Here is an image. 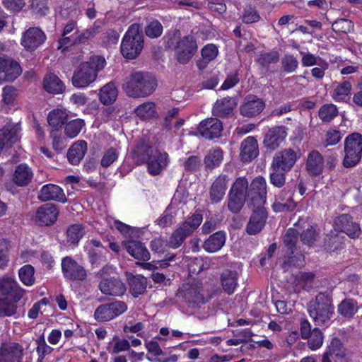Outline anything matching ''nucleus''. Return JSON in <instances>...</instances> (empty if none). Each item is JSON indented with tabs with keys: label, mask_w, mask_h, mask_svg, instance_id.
I'll list each match as a JSON object with an SVG mask.
<instances>
[{
	"label": "nucleus",
	"mask_w": 362,
	"mask_h": 362,
	"mask_svg": "<svg viewBox=\"0 0 362 362\" xmlns=\"http://www.w3.org/2000/svg\"><path fill=\"white\" fill-rule=\"evenodd\" d=\"M156 86V81L151 76L141 71H134L124 78L122 88L128 96L140 98L151 95Z\"/></svg>",
	"instance_id": "f257e3e1"
},
{
	"label": "nucleus",
	"mask_w": 362,
	"mask_h": 362,
	"mask_svg": "<svg viewBox=\"0 0 362 362\" xmlns=\"http://www.w3.org/2000/svg\"><path fill=\"white\" fill-rule=\"evenodd\" d=\"M106 65L104 57L93 56L88 62L81 63L74 71L72 84L74 87L82 88L93 83L98 77V74Z\"/></svg>",
	"instance_id": "f03ea898"
},
{
	"label": "nucleus",
	"mask_w": 362,
	"mask_h": 362,
	"mask_svg": "<svg viewBox=\"0 0 362 362\" xmlns=\"http://www.w3.org/2000/svg\"><path fill=\"white\" fill-rule=\"evenodd\" d=\"M308 312L317 325L328 327L334 314V307L330 293H319L315 300L309 303Z\"/></svg>",
	"instance_id": "7ed1b4c3"
},
{
	"label": "nucleus",
	"mask_w": 362,
	"mask_h": 362,
	"mask_svg": "<svg viewBox=\"0 0 362 362\" xmlns=\"http://www.w3.org/2000/svg\"><path fill=\"white\" fill-rule=\"evenodd\" d=\"M144 37L138 24L132 25L121 43V53L128 59L136 58L144 48Z\"/></svg>",
	"instance_id": "20e7f679"
},
{
	"label": "nucleus",
	"mask_w": 362,
	"mask_h": 362,
	"mask_svg": "<svg viewBox=\"0 0 362 362\" xmlns=\"http://www.w3.org/2000/svg\"><path fill=\"white\" fill-rule=\"evenodd\" d=\"M202 220V215L200 214H194L188 217L172 234L169 241L170 247H179L185 238L200 226Z\"/></svg>",
	"instance_id": "39448f33"
},
{
	"label": "nucleus",
	"mask_w": 362,
	"mask_h": 362,
	"mask_svg": "<svg viewBox=\"0 0 362 362\" xmlns=\"http://www.w3.org/2000/svg\"><path fill=\"white\" fill-rule=\"evenodd\" d=\"M143 159L147 164L148 173L152 175H159L168 165L167 153L152 147H146Z\"/></svg>",
	"instance_id": "423d86ee"
},
{
	"label": "nucleus",
	"mask_w": 362,
	"mask_h": 362,
	"mask_svg": "<svg viewBox=\"0 0 362 362\" xmlns=\"http://www.w3.org/2000/svg\"><path fill=\"white\" fill-rule=\"evenodd\" d=\"M300 156L301 153L298 148H284L275 153L271 163V168L273 170L288 172L293 168Z\"/></svg>",
	"instance_id": "0eeeda50"
},
{
	"label": "nucleus",
	"mask_w": 362,
	"mask_h": 362,
	"mask_svg": "<svg viewBox=\"0 0 362 362\" xmlns=\"http://www.w3.org/2000/svg\"><path fill=\"white\" fill-rule=\"evenodd\" d=\"M344 151V165L346 168L356 165L361 158L362 135L354 133L348 136L345 140Z\"/></svg>",
	"instance_id": "6e6552de"
},
{
	"label": "nucleus",
	"mask_w": 362,
	"mask_h": 362,
	"mask_svg": "<svg viewBox=\"0 0 362 362\" xmlns=\"http://www.w3.org/2000/svg\"><path fill=\"white\" fill-rule=\"evenodd\" d=\"M127 310V304L123 301H115L98 306L94 313V318L98 322L110 321L124 313Z\"/></svg>",
	"instance_id": "1a4fd4ad"
},
{
	"label": "nucleus",
	"mask_w": 362,
	"mask_h": 362,
	"mask_svg": "<svg viewBox=\"0 0 362 362\" xmlns=\"http://www.w3.org/2000/svg\"><path fill=\"white\" fill-rule=\"evenodd\" d=\"M247 198L254 207L264 205L267 198V182L264 177L259 176L252 180L247 192Z\"/></svg>",
	"instance_id": "9d476101"
},
{
	"label": "nucleus",
	"mask_w": 362,
	"mask_h": 362,
	"mask_svg": "<svg viewBox=\"0 0 362 362\" xmlns=\"http://www.w3.org/2000/svg\"><path fill=\"white\" fill-rule=\"evenodd\" d=\"M197 50L194 37L187 35L180 39L175 47V55L180 63H187Z\"/></svg>",
	"instance_id": "9b49d317"
},
{
	"label": "nucleus",
	"mask_w": 362,
	"mask_h": 362,
	"mask_svg": "<svg viewBox=\"0 0 362 362\" xmlns=\"http://www.w3.org/2000/svg\"><path fill=\"white\" fill-rule=\"evenodd\" d=\"M22 73L20 64L12 58L0 54V83L12 81Z\"/></svg>",
	"instance_id": "f8f14e48"
},
{
	"label": "nucleus",
	"mask_w": 362,
	"mask_h": 362,
	"mask_svg": "<svg viewBox=\"0 0 362 362\" xmlns=\"http://www.w3.org/2000/svg\"><path fill=\"white\" fill-rule=\"evenodd\" d=\"M46 40L44 32L39 28H30L23 33L21 44L26 49L34 50L42 45Z\"/></svg>",
	"instance_id": "ddd939ff"
},
{
	"label": "nucleus",
	"mask_w": 362,
	"mask_h": 362,
	"mask_svg": "<svg viewBox=\"0 0 362 362\" xmlns=\"http://www.w3.org/2000/svg\"><path fill=\"white\" fill-rule=\"evenodd\" d=\"M222 131V122L216 118H208L202 121L198 127L200 135L209 139L219 137Z\"/></svg>",
	"instance_id": "4468645a"
},
{
	"label": "nucleus",
	"mask_w": 362,
	"mask_h": 362,
	"mask_svg": "<svg viewBox=\"0 0 362 362\" xmlns=\"http://www.w3.org/2000/svg\"><path fill=\"white\" fill-rule=\"evenodd\" d=\"M287 136V129L285 127L279 126L270 129L264 138V146L271 151L279 147Z\"/></svg>",
	"instance_id": "2eb2a0df"
},
{
	"label": "nucleus",
	"mask_w": 362,
	"mask_h": 362,
	"mask_svg": "<svg viewBox=\"0 0 362 362\" xmlns=\"http://www.w3.org/2000/svg\"><path fill=\"white\" fill-rule=\"evenodd\" d=\"M264 101L255 95H247L240 106V113L247 117H253L262 112Z\"/></svg>",
	"instance_id": "dca6fc26"
},
{
	"label": "nucleus",
	"mask_w": 362,
	"mask_h": 362,
	"mask_svg": "<svg viewBox=\"0 0 362 362\" xmlns=\"http://www.w3.org/2000/svg\"><path fill=\"white\" fill-rule=\"evenodd\" d=\"M62 267L64 276L70 280H83L86 277V272L83 267L78 265L71 257L62 259Z\"/></svg>",
	"instance_id": "f3484780"
},
{
	"label": "nucleus",
	"mask_w": 362,
	"mask_h": 362,
	"mask_svg": "<svg viewBox=\"0 0 362 362\" xmlns=\"http://www.w3.org/2000/svg\"><path fill=\"white\" fill-rule=\"evenodd\" d=\"M127 252L134 259L140 261H148L151 255L145 245L137 240H126L122 242Z\"/></svg>",
	"instance_id": "a211bd4d"
},
{
	"label": "nucleus",
	"mask_w": 362,
	"mask_h": 362,
	"mask_svg": "<svg viewBox=\"0 0 362 362\" xmlns=\"http://www.w3.org/2000/svg\"><path fill=\"white\" fill-rule=\"evenodd\" d=\"M58 214L59 211L55 205L46 204L37 209L36 221L40 225L49 226L56 221Z\"/></svg>",
	"instance_id": "6ab92c4d"
},
{
	"label": "nucleus",
	"mask_w": 362,
	"mask_h": 362,
	"mask_svg": "<svg viewBox=\"0 0 362 362\" xmlns=\"http://www.w3.org/2000/svg\"><path fill=\"white\" fill-rule=\"evenodd\" d=\"M100 291L105 295L120 296L126 291V286L119 279H103L99 284Z\"/></svg>",
	"instance_id": "aec40b11"
},
{
	"label": "nucleus",
	"mask_w": 362,
	"mask_h": 362,
	"mask_svg": "<svg viewBox=\"0 0 362 362\" xmlns=\"http://www.w3.org/2000/svg\"><path fill=\"white\" fill-rule=\"evenodd\" d=\"M38 197L42 201L54 200L65 203L66 197L63 189L53 184L44 185L39 193Z\"/></svg>",
	"instance_id": "412c9836"
},
{
	"label": "nucleus",
	"mask_w": 362,
	"mask_h": 362,
	"mask_svg": "<svg viewBox=\"0 0 362 362\" xmlns=\"http://www.w3.org/2000/svg\"><path fill=\"white\" fill-rule=\"evenodd\" d=\"M296 204L293 199V194L289 191L282 190L276 197L272 204L275 212L291 211L296 208Z\"/></svg>",
	"instance_id": "4be33fe9"
},
{
	"label": "nucleus",
	"mask_w": 362,
	"mask_h": 362,
	"mask_svg": "<svg viewBox=\"0 0 362 362\" xmlns=\"http://www.w3.org/2000/svg\"><path fill=\"white\" fill-rule=\"evenodd\" d=\"M267 219V212L263 206L256 207L247 226V231L255 235L261 231Z\"/></svg>",
	"instance_id": "5701e85b"
},
{
	"label": "nucleus",
	"mask_w": 362,
	"mask_h": 362,
	"mask_svg": "<svg viewBox=\"0 0 362 362\" xmlns=\"http://www.w3.org/2000/svg\"><path fill=\"white\" fill-rule=\"evenodd\" d=\"M21 128L18 124H9L0 129V151L4 146L16 143L18 139Z\"/></svg>",
	"instance_id": "b1692460"
},
{
	"label": "nucleus",
	"mask_w": 362,
	"mask_h": 362,
	"mask_svg": "<svg viewBox=\"0 0 362 362\" xmlns=\"http://www.w3.org/2000/svg\"><path fill=\"white\" fill-rule=\"evenodd\" d=\"M345 356V351L340 340L334 338L328 346L327 351L324 354L322 362H331L330 357H332L335 362H346Z\"/></svg>",
	"instance_id": "393cba45"
},
{
	"label": "nucleus",
	"mask_w": 362,
	"mask_h": 362,
	"mask_svg": "<svg viewBox=\"0 0 362 362\" xmlns=\"http://www.w3.org/2000/svg\"><path fill=\"white\" fill-rule=\"evenodd\" d=\"M21 356L22 348L18 344H4L0 349V362L18 361Z\"/></svg>",
	"instance_id": "a878e982"
},
{
	"label": "nucleus",
	"mask_w": 362,
	"mask_h": 362,
	"mask_svg": "<svg viewBox=\"0 0 362 362\" xmlns=\"http://www.w3.org/2000/svg\"><path fill=\"white\" fill-rule=\"evenodd\" d=\"M259 154L257 141L252 136L247 137L241 144L240 157L245 162H249Z\"/></svg>",
	"instance_id": "bb28decb"
},
{
	"label": "nucleus",
	"mask_w": 362,
	"mask_h": 362,
	"mask_svg": "<svg viewBox=\"0 0 362 362\" xmlns=\"http://www.w3.org/2000/svg\"><path fill=\"white\" fill-rule=\"evenodd\" d=\"M226 175L218 176L212 183L210 189V198L212 202L218 203L223 198L228 185Z\"/></svg>",
	"instance_id": "cd10ccee"
},
{
	"label": "nucleus",
	"mask_w": 362,
	"mask_h": 362,
	"mask_svg": "<svg viewBox=\"0 0 362 362\" xmlns=\"http://www.w3.org/2000/svg\"><path fill=\"white\" fill-rule=\"evenodd\" d=\"M118 96V89L114 82H110L104 85L99 90L98 98L100 102L109 105L114 103Z\"/></svg>",
	"instance_id": "c85d7f7f"
},
{
	"label": "nucleus",
	"mask_w": 362,
	"mask_h": 362,
	"mask_svg": "<svg viewBox=\"0 0 362 362\" xmlns=\"http://www.w3.org/2000/svg\"><path fill=\"white\" fill-rule=\"evenodd\" d=\"M237 103L234 98H223L216 101L213 108L214 115L223 117L230 115L236 107Z\"/></svg>",
	"instance_id": "c756f323"
},
{
	"label": "nucleus",
	"mask_w": 362,
	"mask_h": 362,
	"mask_svg": "<svg viewBox=\"0 0 362 362\" xmlns=\"http://www.w3.org/2000/svg\"><path fill=\"white\" fill-rule=\"evenodd\" d=\"M324 168V160L322 155L316 151L308 154L306 169L309 173L317 175L322 173Z\"/></svg>",
	"instance_id": "7c9ffc66"
},
{
	"label": "nucleus",
	"mask_w": 362,
	"mask_h": 362,
	"mask_svg": "<svg viewBox=\"0 0 362 362\" xmlns=\"http://www.w3.org/2000/svg\"><path fill=\"white\" fill-rule=\"evenodd\" d=\"M226 243V235L223 232H216L210 235L204 243L203 247L208 252L220 250Z\"/></svg>",
	"instance_id": "2f4dec72"
},
{
	"label": "nucleus",
	"mask_w": 362,
	"mask_h": 362,
	"mask_svg": "<svg viewBox=\"0 0 362 362\" xmlns=\"http://www.w3.org/2000/svg\"><path fill=\"white\" fill-rule=\"evenodd\" d=\"M33 177L30 168L25 164L16 167L13 173V182L18 186H25L29 184Z\"/></svg>",
	"instance_id": "473e14b6"
},
{
	"label": "nucleus",
	"mask_w": 362,
	"mask_h": 362,
	"mask_svg": "<svg viewBox=\"0 0 362 362\" xmlns=\"http://www.w3.org/2000/svg\"><path fill=\"white\" fill-rule=\"evenodd\" d=\"M127 277L129 281L130 291L134 297L142 294L146 288L147 279L141 275H133L127 273Z\"/></svg>",
	"instance_id": "72a5a7b5"
},
{
	"label": "nucleus",
	"mask_w": 362,
	"mask_h": 362,
	"mask_svg": "<svg viewBox=\"0 0 362 362\" xmlns=\"http://www.w3.org/2000/svg\"><path fill=\"white\" fill-rule=\"evenodd\" d=\"M221 283L223 291L232 294L238 286V274L235 271L226 270L221 274Z\"/></svg>",
	"instance_id": "f704fd0d"
},
{
	"label": "nucleus",
	"mask_w": 362,
	"mask_h": 362,
	"mask_svg": "<svg viewBox=\"0 0 362 362\" xmlns=\"http://www.w3.org/2000/svg\"><path fill=\"white\" fill-rule=\"evenodd\" d=\"M87 151V144L84 141L75 142L69 148L67 158L71 164H77L85 156Z\"/></svg>",
	"instance_id": "c9c22d12"
},
{
	"label": "nucleus",
	"mask_w": 362,
	"mask_h": 362,
	"mask_svg": "<svg viewBox=\"0 0 362 362\" xmlns=\"http://www.w3.org/2000/svg\"><path fill=\"white\" fill-rule=\"evenodd\" d=\"M44 88L51 93H62L65 90L64 83L54 74H50L44 78Z\"/></svg>",
	"instance_id": "e433bc0d"
},
{
	"label": "nucleus",
	"mask_w": 362,
	"mask_h": 362,
	"mask_svg": "<svg viewBox=\"0 0 362 362\" xmlns=\"http://www.w3.org/2000/svg\"><path fill=\"white\" fill-rule=\"evenodd\" d=\"M357 302L351 298H346L338 305V313L344 317L351 318L358 311Z\"/></svg>",
	"instance_id": "4c0bfd02"
},
{
	"label": "nucleus",
	"mask_w": 362,
	"mask_h": 362,
	"mask_svg": "<svg viewBox=\"0 0 362 362\" xmlns=\"http://www.w3.org/2000/svg\"><path fill=\"white\" fill-rule=\"evenodd\" d=\"M223 153L221 148H216L208 151L204 158L206 168L214 169L223 161Z\"/></svg>",
	"instance_id": "58836bf2"
},
{
	"label": "nucleus",
	"mask_w": 362,
	"mask_h": 362,
	"mask_svg": "<svg viewBox=\"0 0 362 362\" xmlns=\"http://www.w3.org/2000/svg\"><path fill=\"white\" fill-rule=\"evenodd\" d=\"M67 112L64 109H54L52 110L47 117V121L50 126L53 127H61L67 119Z\"/></svg>",
	"instance_id": "ea45409f"
},
{
	"label": "nucleus",
	"mask_w": 362,
	"mask_h": 362,
	"mask_svg": "<svg viewBox=\"0 0 362 362\" xmlns=\"http://www.w3.org/2000/svg\"><path fill=\"white\" fill-rule=\"evenodd\" d=\"M202 61L199 62L198 66L202 67V64H208L214 60L218 54V49L214 44H207L201 50Z\"/></svg>",
	"instance_id": "a19ab883"
},
{
	"label": "nucleus",
	"mask_w": 362,
	"mask_h": 362,
	"mask_svg": "<svg viewBox=\"0 0 362 362\" xmlns=\"http://www.w3.org/2000/svg\"><path fill=\"white\" fill-rule=\"evenodd\" d=\"M84 228L81 225L74 224L70 226L66 230L67 242L72 245H76L84 235Z\"/></svg>",
	"instance_id": "79ce46f5"
},
{
	"label": "nucleus",
	"mask_w": 362,
	"mask_h": 362,
	"mask_svg": "<svg viewBox=\"0 0 362 362\" xmlns=\"http://www.w3.org/2000/svg\"><path fill=\"white\" fill-rule=\"evenodd\" d=\"M134 112L137 117L142 119H147L155 116L156 107L155 104L151 102L144 103L139 105Z\"/></svg>",
	"instance_id": "37998d69"
},
{
	"label": "nucleus",
	"mask_w": 362,
	"mask_h": 362,
	"mask_svg": "<svg viewBox=\"0 0 362 362\" xmlns=\"http://www.w3.org/2000/svg\"><path fill=\"white\" fill-rule=\"evenodd\" d=\"M35 269L30 264L22 267L18 271V276L21 282L28 286H32L35 283Z\"/></svg>",
	"instance_id": "c03bdc74"
},
{
	"label": "nucleus",
	"mask_w": 362,
	"mask_h": 362,
	"mask_svg": "<svg viewBox=\"0 0 362 362\" xmlns=\"http://www.w3.org/2000/svg\"><path fill=\"white\" fill-rule=\"evenodd\" d=\"M85 126V122L81 119H76L69 122L65 126V134L70 139L75 138Z\"/></svg>",
	"instance_id": "a18cd8bd"
},
{
	"label": "nucleus",
	"mask_w": 362,
	"mask_h": 362,
	"mask_svg": "<svg viewBox=\"0 0 362 362\" xmlns=\"http://www.w3.org/2000/svg\"><path fill=\"white\" fill-rule=\"evenodd\" d=\"M298 232L296 228H289L284 236V245L286 253L288 255L294 254V247L298 239Z\"/></svg>",
	"instance_id": "49530a36"
},
{
	"label": "nucleus",
	"mask_w": 362,
	"mask_h": 362,
	"mask_svg": "<svg viewBox=\"0 0 362 362\" xmlns=\"http://www.w3.org/2000/svg\"><path fill=\"white\" fill-rule=\"evenodd\" d=\"M351 90V83L348 81H344L334 88L333 98L337 101H344L349 97Z\"/></svg>",
	"instance_id": "de8ad7c7"
},
{
	"label": "nucleus",
	"mask_w": 362,
	"mask_h": 362,
	"mask_svg": "<svg viewBox=\"0 0 362 362\" xmlns=\"http://www.w3.org/2000/svg\"><path fill=\"white\" fill-rule=\"evenodd\" d=\"M248 189V182L244 177H240L235 180L229 193L238 196L245 197Z\"/></svg>",
	"instance_id": "09e8293b"
},
{
	"label": "nucleus",
	"mask_w": 362,
	"mask_h": 362,
	"mask_svg": "<svg viewBox=\"0 0 362 362\" xmlns=\"http://www.w3.org/2000/svg\"><path fill=\"white\" fill-rule=\"evenodd\" d=\"M308 339V347L313 351L317 350L320 348L323 344L322 332L318 328H315L313 329Z\"/></svg>",
	"instance_id": "8fccbe9b"
},
{
	"label": "nucleus",
	"mask_w": 362,
	"mask_h": 362,
	"mask_svg": "<svg viewBox=\"0 0 362 362\" xmlns=\"http://www.w3.org/2000/svg\"><path fill=\"white\" fill-rule=\"evenodd\" d=\"M245 201V197L238 196L234 194H228V208L233 213H238Z\"/></svg>",
	"instance_id": "3c124183"
},
{
	"label": "nucleus",
	"mask_w": 362,
	"mask_h": 362,
	"mask_svg": "<svg viewBox=\"0 0 362 362\" xmlns=\"http://www.w3.org/2000/svg\"><path fill=\"white\" fill-rule=\"evenodd\" d=\"M337 113L338 111L335 105L327 104L321 107L319 116L323 121L329 122L337 116Z\"/></svg>",
	"instance_id": "603ef678"
},
{
	"label": "nucleus",
	"mask_w": 362,
	"mask_h": 362,
	"mask_svg": "<svg viewBox=\"0 0 362 362\" xmlns=\"http://www.w3.org/2000/svg\"><path fill=\"white\" fill-rule=\"evenodd\" d=\"M16 305L11 303L7 298H0V316H11L16 312Z\"/></svg>",
	"instance_id": "864d4df0"
},
{
	"label": "nucleus",
	"mask_w": 362,
	"mask_h": 362,
	"mask_svg": "<svg viewBox=\"0 0 362 362\" xmlns=\"http://www.w3.org/2000/svg\"><path fill=\"white\" fill-rule=\"evenodd\" d=\"M354 28L353 23L345 18L338 19L332 24V29L337 33H347Z\"/></svg>",
	"instance_id": "5fc2aeb1"
},
{
	"label": "nucleus",
	"mask_w": 362,
	"mask_h": 362,
	"mask_svg": "<svg viewBox=\"0 0 362 362\" xmlns=\"http://www.w3.org/2000/svg\"><path fill=\"white\" fill-rule=\"evenodd\" d=\"M146 34L151 38H156L163 33V25L158 21L150 22L145 30Z\"/></svg>",
	"instance_id": "6e6d98bb"
},
{
	"label": "nucleus",
	"mask_w": 362,
	"mask_h": 362,
	"mask_svg": "<svg viewBox=\"0 0 362 362\" xmlns=\"http://www.w3.org/2000/svg\"><path fill=\"white\" fill-rule=\"evenodd\" d=\"M8 247V242L5 239H0V270L4 269L9 262Z\"/></svg>",
	"instance_id": "4d7b16f0"
},
{
	"label": "nucleus",
	"mask_w": 362,
	"mask_h": 362,
	"mask_svg": "<svg viewBox=\"0 0 362 362\" xmlns=\"http://www.w3.org/2000/svg\"><path fill=\"white\" fill-rule=\"evenodd\" d=\"M211 260L208 258H195L192 260L190 265V272L192 273H199L206 269L210 265Z\"/></svg>",
	"instance_id": "13d9d810"
},
{
	"label": "nucleus",
	"mask_w": 362,
	"mask_h": 362,
	"mask_svg": "<svg viewBox=\"0 0 362 362\" xmlns=\"http://www.w3.org/2000/svg\"><path fill=\"white\" fill-rule=\"evenodd\" d=\"M100 246V242L96 240H90L86 243L85 250L87 252L90 262L92 264L96 262L98 260V255L95 252V248Z\"/></svg>",
	"instance_id": "bf43d9fd"
},
{
	"label": "nucleus",
	"mask_w": 362,
	"mask_h": 362,
	"mask_svg": "<svg viewBox=\"0 0 362 362\" xmlns=\"http://www.w3.org/2000/svg\"><path fill=\"white\" fill-rule=\"evenodd\" d=\"M106 222L110 228H115L122 234L127 235L131 231V227L129 226L116 220L111 216L106 217Z\"/></svg>",
	"instance_id": "052dcab7"
},
{
	"label": "nucleus",
	"mask_w": 362,
	"mask_h": 362,
	"mask_svg": "<svg viewBox=\"0 0 362 362\" xmlns=\"http://www.w3.org/2000/svg\"><path fill=\"white\" fill-rule=\"evenodd\" d=\"M183 168L187 171H194L199 168L201 165V160L195 156H190L185 160H182Z\"/></svg>",
	"instance_id": "680f3d73"
},
{
	"label": "nucleus",
	"mask_w": 362,
	"mask_h": 362,
	"mask_svg": "<svg viewBox=\"0 0 362 362\" xmlns=\"http://www.w3.org/2000/svg\"><path fill=\"white\" fill-rule=\"evenodd\" d=\"M119 153L116 148H110L107 149L102 159H101V165L103 167H108L112 163H113L118 158Z\"/></svg>",
	"instance_id": "e2e57ef3"
},
{
	"label": "nucleus",
	"mask_w": 362,
	"mask_h": 362,
	"mask_svg": "<svg viewBox=\"0 0 362 362\" xmlns=\"http://www.w3.org/2000/svg\"><path fill=\"white\" fill-rule=\"evenodd\" d=\"M17 284L18 283L13 278L3 277L0 279V292L2 294H8Z\"/></svg>",
	"instance_id": "0e129e2a"
},
{
	"label": "nucleus",
	"mask_w": 362,
	"mask_h": 362,
	"mask_svg": "<svg viewBox=\"0 0 362 362\" xmlns=\"http://www.w3.org/2000/svg\"><path fill=\"white\" fill-rule=\"evenodd\" d=\"M2 3L6 9L14 13L21 11L25 6V0H2Z\"/></svg>",
	"instance_id": "69168bd1"
},
{
	"label": "nucleus",
	"mask_w": 362,
	"mask_h": 362,
	"mask_svg": "<svg viewBox=\"0 0 362 362\" xmlns=\"http://www.w3.org/2000/svg\"><path fill=\"white\" fill-rule=\"evenodd\" d=\"M282 66L286 72L291 73L295 71L298 68V62L293 56L286 55L282 59Z\"/></svg>",
	"instance_id": "338daca9"
},
{
	"label": "nucleus",
	"mask_w": 362,
	"mask_h": 362,
	"mask_svg": "<svg viewBox=\"0 0 362 362\" xmlns=\"http://www.w3.org/2000/svg\"><path fill=\"white\" fill-rule=\"evenodd\" d=\"M172 207L169 206L164 211L162 216L157 220V223L160 227H167L170 226L174 220L175 215L172 212Z\"/></svg>",
	"instance_id": "774afa93"
}]
</instances>
